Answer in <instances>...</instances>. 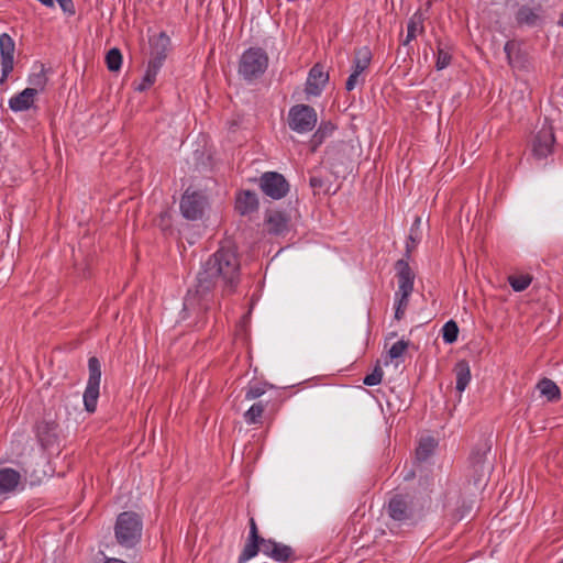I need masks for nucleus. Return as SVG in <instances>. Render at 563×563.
I'll list each match as a JSON object with an SVG mask.
<instances>
[{
    "mask_svg": "<svg viewBox=\"0 0 563 563\" xmlns=\"http://www.w3.org/2000/svg\"><path fill=\"white\" fill-rule=\"evenodd\" d=\"M31 82L35 86H44L45 84V76L43 74H37L33 77Z\"/></svg>",
    "mask_w": 563,
    "mask_h": 563,
    "instance_id": "nucleus-43",
    "label": "nucleus"
},
{
    "mask_svg": "<svg viewBox=\"0 0 563 563\" xmlns=\"http://www.w3.org/2000/svg\"><path fill=\"white\" fill-rule=\"evenodd\" d=\"M333 131L334 125L331 122H322L310 140L311 152H316Z\"/></svg>",
    "mask_w": 563,
    "mask_h": 563,
    "instance_id": "nucleus-24",
    "label": "nucleus"
},
{
    "mask_svg": "<svg viewBox=\"0 0 563 563\" xmlns=\"http://www.w3.org/2000/svg\"><path fill=\"white\" fill-rule=\"evenodd\" d=\"M265 408H266V405L263 404L262 401L252 405L251 408L245 411L244 420L249 424L261 423V419H262V416H263V413L265 411Z\"/></svg>",
    "mask_w": 563,
    "mask_h": 563,
    "instance_id": "nucleus-28",
    "label": "nucleus"
},
{
    "mask_svg": "<svg viewBox=\"0 0 563 563\" xmlns=\"http://www.w3.org/2000/svg\"><path fill=\"white\" fill-rule=\"evenodd\" d=\"M260 186L262 191L272 199H282L289 191V184L286 178L276 172H267L261 176Z\"/></svg>",
    "mask_w": 563,
    "mask_h": 563,
    "instance_id": "nucleus-9",
    "label": "nucleus"
},
{
    "mask_svg": "<svg viewBox=\"0 0 563 563\" xmlns=\"http://www.w3.org/2000/svg\"><path fill=\"white\" fill-rule=\"evenodd\" d=\"M555 137L553 126L545 120L539 129L532 144V151L538 158H544L552 152Z\"/></svg>",
    "mask_w": 563,
    "mask_h": 563,
    "instance_id": "nucleus-10",
    "label": "nucleus"
},
{
    "mask_svg": "<svg viewBox=\"0 0 563 563\" xmlns=\"http://www.w3.org/2000/svg\"><path fill=\"white\" fill-rule=\"evenodd\" d=\"M150 44L151 58L148 60L147 69L143 80L136 87V90L139 91L148 89L156 81V76L167 57V52L170 46V38L164 32H162L158 35L152 37L150 40Z\"/></svg>",
    "mask_w": 563,
    "mask_h": 563,
    "instance_id": "nucleus-3",
    "label": "nucleus"
},
{
    "mask_svg": "<svg viewBox=\"0 0 563 563\" xmlns=\"http://www.w3.org/2000/svg\"><path fill=\"white\" fill-rule=\"evenodd\" d=\"M442 332L444 342L451 344L457 340L459 327L453 320H450L443 325Z\"/></svg>",
    "mask_w": 563,
    "mask_h": 563,
    "instance_id": "nucleus-34",
    "label": "nucleus"
},
{
    "mask_svg": "<svg viewBox=\"0 0 563 563\" xmlns=\"http://www.w3.org/2000/svg\"><path fill=\"white\" fill-rule=\"evenodd\" d=\"M408 347V342L400 340L391 345L389 349V356L390 358H398L400 357L406 349Z\"/></svg>",
    "mask_w": 563,
    "mask_h": 563,
    "instance_id": "nucleus-39",
    "label": "nucleus"
},
{
    "mask_svg": "<svg viewBox=\"0 0 563 563\" xmlns=\"http://www.w3.org/2000/svg\"><path fill=\"white\" fill-rule=\"evenodd\" d=\"M265 394V387L261 384L249 386L245 391V399L254 400Z\"/></svg>",
    "mask_w": 563,
    "mask_h": 563,
    "instance_id": "nucleus-38",
    "label": "nucleus"
},
{
    "mask_svg": "<svg viewBox=\"0 0 563 563\" xmlns=\"http://www.w3.org/2000/svg\"><path fill=\"white\" fill-rule=\"evenodd\" d=\"M258 208V199L256 194L245 190L241 192L236 198L235 209L241 214H249L256 211Z\"/></svg>",
    "mask_w": 563,
    "mask_h": 563,
    "instance_id": "nucleus-19",
    "label": "nucleus"
},
{
    "mask_svg": "<svg viewBox=\"0 0 563 563\" xmlns=\"http://www.w3.org/2000/svg\"><path fill=\"white\" fill-rule=\"evenodd\" d=\"M258 548L260 552L278 562H285L294 554V550L289 545L276 542L273 539L264 538Z\"/></svg>",
    "mask_w": 563,
    "mask_h": 563,
    "instance_id": "nucleus-13",
    "label": "nucleus"
},
{
    "mask_svg": "<svg viewBox=\"0 0 563 563\" xmlns=\"http://www.w3.org/2000/svg\"><path fill=\"white\" fill-rule=\"evenodd\" d=\"M14 41L12 37L3 33L0 35V55H1V66H2V76L0 82H4L9 76V74L13 70V54H14Z\"/></svg>",
    "mask_w": 563,
    "mask_h": 563,
    "instance_id": "nucleus-12",
    "label": "nucleus"
},
{
    "mask_svg": "<svg viewBox=\"0 0 563 563\" xmlns=\"http://www.w3.org/2000/svg\"><path fill=\"white\" fill-rule=\"evenodd\" d=\"M532 278L529 275L509 276L508 282L515 291H523L531 284Z\"/></svg>",
    "mask_w": 563,
    "mask_h": 563,
    "instance_id": "nucleus-33",
    "label": "nucleus"
},
{
    "mask_svg": "<svg viewBox=\"0 0 563 563\" xmlns=\"http://www.w3.org/2000/svg\"><path fill=\"white\" fill-rule=\"evenodd\" d=\"M329 80L328 73H324L323 67L316 64L309 71L306 84V92L312 96H319Z\"/></svg>",
    "mask_w": 563,
    "mask_h": 563,
    "instance_id": "nucleus-15",
    "label": "nucleus"
},
{
    "mask_svg": "<svg viewBox=\"0 0 563 563\" xmlns=\"http://www.w3.org/2000/svg\"><path fill=\"white\" fill-rule=\"evenodd\" d=\"M383 376L384 372L379 364H377L373 372L364 377L363 383L367 386H375L380 384Z\"/></svg>",
    "mask_w": 563,
    "mask_h": 563,
    "instance_id": "nucleus-36",
    "label": "nucleus"
},
{
    "mask_svg": "<svg viewBox=\"0 0 563 563\" xmlns=\"http://www.w3.org/2000/svg\"><path fill=\"white\" fill-rule=\"evenodd\" d=\"M559 24L563 26V18L559 21Z\"/></svg>",
    "mask_w": 563,
    "mask_h": 563,
    "instance_id": "nucleus-45",
    "label": "nucleus"
},
{
    "mask_svg": "<svg viewBox=\"0 0 563 563\" xmlns=\"http://www.w3.org/2000/svg\"><path fill=\"white\" fill-rule=\"evenodd\" d=\"M264 538L260 536L254 518L250 519V533L247 541L239 556V563H245L260 552L258 544Z\"/></svg>",
    "mask_w": 563,
    "mask_h": 563,
    "instance_id": "nucleus-14",
    "label": "nucleus"
},
{
    "mask_svg": "<svg viewBox=\"0 0 563 563\" xmlns=\"http://www.w3.org/2000/svg\"><path fill=\"white\" fill-rule=\"evenodd\" d=\"M372 54L367 47H362L355 51L353 60V71L362 74L371 64Z\"/></svg>",
    "mask_w": 563,
    "mask_h": 563,
    "instance_id": "nucleus-26",
    "label": "nucleus"
},
{
    "mask_svg": "<svg viewBox=\"0 0 563 563\" xmlns=\"http://www.w3.org/2000/svg\"><path fill=\"white\" fill-rule=\"evenodd\" d=\"M474 476V484L476 486L481 485L489 475L492 466L489 463H482L477 465H471Z\"/></svg>",
    "mask_w": 563,
    "mask_h": 563,
    "instance_id": "nucleus-31",
    "label": "nucleus"
},
{
    "mask_svg": "<svg viewBox=\"0 0 563 563\" xmlns=\"http://www.w3.org/2000/svg\"><path fill=\"white\" fill-rule=\"evenodd\" d=\"M490 449L492 444L487 439L479 441L471 452V465H479L482 463H487V454L490 452Z\"/></svg>",
    "mask_w": 563,
    "mask_h": 563,
    "instance_id": "nucleus-21",
    "label": "nucleus"
},
{
    "mask_svg": "<svg viewBox=\"0 0 563 563\" xmlns=\"http://www.w3.org/2000/svg\"><path fill=\"white\" fill-rule=\"evenodd\" d=\"M542 9L540 5L537 7H529L527 4H523L519 7L515 14V20L517 25L522 26H529L534 27L538 26L542 20L541 18Z\"/></svg>",
    "mask_w": 563,
    "mask_h": 563,
    "instance_id": "nucleus-16",
    "label": "nucleus"
},
{
    "mask_svg": "<svg viewBox=\"0 0 563 563\" xmlns=\"http://www.w3.org/2000/svg\"><path fill=\"white\" fill-rule=\"evenodd\" d=\"M310 187L316 191L317 189H321L324 185L322 178L318 176H311L309 179Z\"/></svg>",
    "mask_w": 563,
    "mask_h": 563,
    "instance_id": "nucleus-42",
    "label": "nucleus"
},
{
    "mask_svg": "<svg viewBox=\"0 0 563 563\" xmlns=\"http://www.w3.org/2000/svg\"><path fill=\"white\" fill-rule=\"evenodd\" d=\"M423 30V16L420 12H416L408 21L407 36L402 44L408 45L413 38H416L417 34L422 33Z\"/></svg>",
    "mask_w": 563,
    "mask_h": 563,
    "instance_id": "nucleus-23",
    "label": "nucleus"
},
{
    "mask_svg": "<svg viewBox=\"0 0 563 563\" xmlns=\"http://www.w3.org/2000/svg\"><path fill=\"white\" fill-rule=\"evenodd\" d=\"M361 75L362 74H358L357 71H352L345 82V89L347 91H352L357 85L364 84L365 80Z\"/></svg>",
    "mask_w": 563,
    "mask_h": 563,
    "instance_id": "nucleus-40",
    "label": "nucleus"
},
{
    "mask_svg": "<svg viewBox=\"0 0 563 563\" xmlns=\"http://www.w3.org/2000/svg\"><path fill=\"white\" fill-rule=\"evenodd\" d=\"M537 387L541 395L547 397L549 401H556L560 399V388L553 380L543 378L538 383Z\"/></svg>",
    "mask_w": 563,
    "mask_h": 563,
    "instance_id": "nucleus-25",
    "label": "nucleus"
},
{
    "mask_svg": "<svg viewBox=\"0 0 563 563\" xmlns=\"http://www.w3.org/2000/svg\"><path fill=\"white\" fill-rule=\"evenodd\" d=\"M504 51L506 53L509 65L517 66L519 64V45L515 41H508L505 44Z\"/></svg>",
    "mask_w": 563,
    "mask_h": 563,
    "instance_id": "nucleus-32",
    "label": "nucleus"
},
{
    "mask_svg": "<svg viewBox=\"0 0 563 563\" xmlns=\"http://www.w3.org/2000/svg\"><path fill=\"white\" fill-rule=\"evenodd\" d=\"M104 563H125V562L122 560H119V559H107L104 561Z\"/></svg>",
    "mask_w": 563,
    "mask_h": 563,
    "instance_id": "nucleus-44",
    "label": "nucleus"
},
{
    "mask_svg": "<svg viewBox=\"0 0 563 563\" xmlns=\"http://www.w3.org/2000/svg\"><path fill=\"white\" fill-rule=\"evenodd\" d=\"M36 95V88H25L9 100L10 109L13 111L29 110L32 107Z\"/></svg>",
    "mask_w": 563,
    "mask_h": 563,
    "instance_id": "nucleus-18",
    "label": "nucleus"
},
{
    "mask_svg": "<svg viewBox=\"0 0 563 563\" xmlns=\"http://www.w3.org/2000/svg\"><path fill=\"white\" fill-rule=\"evenodd\" d=\"M456 390L463 393L471 380V369L466 361H460L454 367Z\"/></svg>",
    "mask_w": 563,
    "mask_h": 563,
    "instance_id": "nucleus-22",
    "label": "nucleus"
},
{
    "mask_svg": "<svg viewBox=\"0 0 563 563\" xmlns=\"http://www.w3.org/2000/svg\"><path fill=\"white\" fill-rule=\"evenodd\" d=\"M142 520L133 511H124L117 518L114 534L118 543L125 548H133L142 536Z\"/></svg>",
    "mask_w": 563,
    "mask_h": 563,
    "instance_id": "nucleus-4",
    "label": "nucleus"
},
{
    "mask_svg": "<svg viewBox=\"0 0 563 563\" xmlns=\"http://www.w3.org/2000/svg\"><path fill=\"white\" fill-rule=\"evenodd\" d=\"M316 110L307 104H296L290 108L288 113V124L292 131L306 133L311 131L317 124Z\"/></svg>",
    "mask_w": 563,
    "mask_h": 563,
    "instance_id": "nucleus-6",
    "label": "nucleus"
},
{
    "mask_svg": "<svg viewBox=\"0 0 563 563\" xmlns=\"http://www.w3.org/2000/svg\"><path fill=\"white\" fill-rule=\"evenodd\" d=\"M268 67V56L261 47L246 49L239 63V74L247 81L261 77Z\"/></svg>",
    "mask_w": 563,
    "mask_h": 563,
    "instance_id": "nucleus-5",
    "label": "nucleus"
},
{
    "mask_svg": "<svg viewBox=\"0 0 563 563\" xmlns=\"http://www.w3.org/2000/svg\"><path fill=\"white\" fill-rule=\"evenodd\" d=\"M21 475L13 468L0 470V494H7L15 489L20 483Z\"/></svg>",
    "mask_w": 563,
    "mask_h": 563,
    "instance_id": "nucleus-20",
    "label": "nucleus"
},
{
    "mask_svg": "<svg viewBox=\"0 0 563 563\" xmlns=\"http://www.w3.org/2000/svg\"><path fill=\"white\" fill-rule=\"evenodd\" d=\"M265 223L269 233L282 234L288 230L289 216L279 210H268Z\"/></svg>",
    "mask_w": 563,
    "mask_h": 563,
    "instance_id": "nucleus-17",
    "label": "nucleus"
},
{
    "mask_svg": "<svg viewBox=\"0 0 563 563\" xmlns=\"http://www.w3.org/2000/svg\"><path fill=\"white\" fill-rule=\"evenodd\" d=\"M241 264L235 245L227 241L201 266L194 289L188 290L185 310L197 316L214 312L220 300L235 292Z\"/></svg>",
    "mask_w": 563,
    "mask_h": 563,
    "instance_id": "nucleus-1",
    "label": "nucleus"
},
{
    "mask_svg": "<svg viewBox=\"0 0 563 563\" xmlns=\"http://www.w3.org/2000/svg\"><path fill=\"white\" fill-rule=\"evenodd\" d=\"M388 517L397 526H415L422 518L423 508L418 499L410 494H396L385 507Z\"/></svg>",
    "mask_w": 563,
    "mask_h": 563,
    "instance_id": "nucleus-2",
    "label": "nucleus"
},
{
    "mask_svg": "<svg viewBox=\"0 0 563 563\" xmlns=\"http://www.w3.org/2000/svg\"><path fill=\"white\" fill-rule=\"evenodd\" d=\"M89 378L86 390L84 393V405L88 412H95L97 408V400L99 397V386L101 378L100 362L97 357L92 356L88 361Z\"/></svg>",
    "mask_w": 563,
    "mask_h": 563,
    "instance_id": "nucleus-7",
    "label": "nucleus"
},
{
    "mask_svg": "<svg viewBox=\"0 0 563 563\" xmlns=\"http://www.w3.org/2000/svg\"><path fill=\"white\" fill-rule=\"evenodd\" d=\"M57 2L65 13H68L69 15L75 14L73 0H57Z\"/></svg>",
    "mask_w": 563,
    "mask_h": 563,
    "instance_id": "nucleus-41",
    "label": "nucleus"
},
{
    "mask_svg": "<svg viewBox=\"0 0 563 563\" xmlns=\"http://www.w3.org/2000/svg\"><path fill=\"white\" fill-rule=\"evenodd\" d=\"M106 64L110 71H118L122 65V54L119 48H111L106 55Z\"/></svg>",
    "mask_w": 563,
    "mask_h": 563,
    "instance_id": "nucleus-30",
    "label": "nucleus"
},
{
    "mask_svg": "<svg viewBox=\"0 0 563 563\" xmlns=\"http://www.w3.org/2000/svg\"><path fill=\"white\" fill-rule=\"evenodd\" d=\"M409 297L404 294H399L398 298H396V307H395V319L401 320L405 316V311L409 303Z\"/></svg>",
    "mask_w": 563,
    "mask_h": 563,
    "instance_id": "nucleus-35",
    "label": "nucleus"
},
{
    "mask_svg": "<svg viewBox=\"0 0 563 563\" xmlns=\"http://www.w3.org/2000/svg\"><path fill=\"white\" fill-rule=\"evenodd\" d=\"M420 224H421V219L419 217H417L411 225L408 241L406 243L405 257H407V258L410 257L411 252L415 250V247L421 240Z\"/></svg>",
    "mask_w": 563,
    "mask_h": 563,
    "instance_id": "nucleus-27",
    "label": "nucleus"
},
{
    "mask_svg": "<svg viewBox=\"0 0 563 563\" xmlns=\"http://www.w3.org/2000/svg\"><path fill=\"white\" fill-rule=\"evenodd\" d=\"M208 206L207 197L201 192L187 189L180 200L181 214L188 220L201 219Z\"/></svg>",
    "mask_w": 563,
    "mask_h": 563,
    "instance_id": "nucleus-8",
    "label": "nucleus"
},
{
    "mask_svg": "<svg viewBox=\"0 0 563 563\" xmlns=\"http://www.w3.org/2000/svg\"><path fill=\"white\" fill-rule=\"evenodd\" d=\"M407 260V257L398 260L395 265L398 282V290L395 292L396 298H398L399 294L410 296L413 291L415 273Z\"/></svg>",
    "mask_w": 563,
    "mask_h": 563,
    "instance_id": "nucleus-11",
    "label": "nucleus"
},
{
    "mask_svg": "<svg viewBox=\"0 0 563 563\" xmlns=\"http://www.w3.org/2000/svg\"><path fill=\"white\" fill-rule=\"evenodd\" d=\"M435 441L433 438L422 439L416 450V456L419 461H426L434 451Z\"/></svg>",
    "mask_w": 563,
    "mask_h": 563,
    "instance_id": "nucleus-29",
    "label": "nucleus"
},
{
    "mask_svg": "<svg viewBox=\"0 0 563 563\" xmlns=\"http://www.w3.org/2000/svg\"><path fill=\"white\" fill-rule=\"evenodd\" d=\"M451 63V55L444 51L443 48H438V56H437V63L435 67L438 70H442L445 67H448Z\"/></svg>",
    "mask_w": 563,
    "mask_h": 563,
    "instance_id": "nucleus-37",
    "label": "nucleus"
}]
</instances>
